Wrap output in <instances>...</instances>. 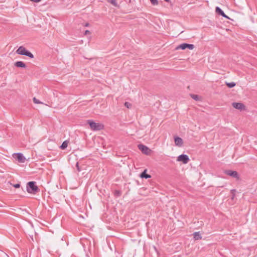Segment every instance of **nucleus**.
I'll return each instance as SVG.
<instances>
[{
	"instance_id": "obj_14",
	"label": "nucleus",
	"mask_w": 257,
	"mask_h": 257,
	"mask_svg": "<svg viewBox=\"0 0 257 257\" xmlns=\"http://www.w3.org/2000/svg\"><path fill=\"white\" fill-rule=\"evenodd\" d=\"M15 66L17 67L25 68L26 64L22 61H17L15 63Z\"/></svg>"
},
{
	"instance_id": "obj_27",
	"label": "nucleus",
	"mask_w": 257,
	"mask_h": 257,
	"mask_svg": "<svg viewBox=\"0 0 257 257\" xmlns=\"http://www.w3.org/2000/svg\"><path fill=\"white\" fill-rule=\"evenodd\" d=\"M90 34V31H88V30H86V31H85L84 34H85V35H87V34Z\"/></svg>"
},
{
	"instance_id": "obj_1",
	"label": "nucleus",
	"mask_w": 257,
	"mask_h": 257,
	"mask_svg": "<svg viewBox=\"0 0 257 257\" xmlns=\"http://www.w3.org/2000/svg\"><path fill=\"white\" fill-rule=\"evenodd\" d=\"M87 122L93 131H99L104 128V125L102 123L96 122L92 119L87 120Z\"/></svg>"
},
{
	"instance_id": "obj_2",
	"label": "nucleus",
	"mask_w": 257,
	"mask_h": 257,
	"mask_svg": "<svg viewBox=\"0 0 257 257\" xmlns=\"http://www.w3.org/2000/svg\"><path fill=\"white\" fill-rule=\"evenodd\" d=\"M16 53L19 55L27 56L30 58H33L34 57V55L23 46H20L17 50Z\"/></svg>"
},
{
	"instance_id": "obj_19",
	"label": "nucleus",
	"mask_w": 257,
	"mask_h": 257,
	"mask_svg": "<svg viewBox=\"0 0 257 257\" xmlns=\"http://www.w3.org/2000/svg\"><path fill=\"white\" fill-rule=\"evenodd\" d=\"M33 102L36 104H42V102H41L40 100L37 99L36 97H34L33 99Z\"/></svg>"
},
{
	"instance_id": "obj_8",
	"label": "nucleus",
	"mask_w": 257,
	"mask_h": 257,
	"mask_svg": "<svg viewBox=\"0 0 257 257\" xmlns=\"http://www.w3.org/2000/svg\"><path fill=\"white\" fill-rule=\"evenodd\" d=\"M232 105L234 108L239 110L244 109L245 107L243 103L240 102H233Z\"/></svg>"
},
{
	"instance_id": "obj_29",
	"label": "nucleus",
	"mask_w": 257,
	"mask_h": 257,
	"mask_svg": "<svg viewBox=\"0 0 257 257\" xmlns=\"http://www.w3.org/2000/svg\"><path fill=\"white\" fill-rule=\"evenodd\" d=\"M165 2H170V0H164Z\"/></svg>"
},
{
	"instance_id": "obj_28",
	"label": "nucleus",
	"mask_w": 257,
	"mask_h": 257,
	"mask_svg": "<svg viewBox=\"0 0 257 257\" xmlns=\"http://www.w3.org/2000/svg\"><path fill=\"white\" fill-rule=\"evenodd\" d=\"M89 26V23H86L85 24V27H88Z\"/></svg>"
},
{
	"instance_id": "obj_5",
	"label": "nucleus",
	"mask_w": 257,
	"mask_h": 257,
	"mask_svg": "<svg viewBox=\"0 0 257 257\" xmlns=\"http://www.w3.org/2000/svg\"><path fill=\"white\" fill-rule=\"evenodd\" d=\"M194 48V45L193 44H190L187 43H183L180 44V45L176 47V49H182V50H185L186 48L189 49V50H192Z\"/></svg>"
},
{
	"instance_id": "obj_12",
	"label": "nucleus",
	"mask_w": 257,
	"mask_h": 257,
	"mask_svg": "<svg viewBox=\"0 0 257 257\" xmlns=\"http://www.w3.org/2000/svg\"><path fill=\"white\" fill-rule=\"evenodd\" d=\"M175 143L176 146H181L183 144L182 139L178 137H176L174 139Z\"/></svg>"
},
{
	"instance_id": "obj_4",
	"label": "nucleus",
	"mask_w": 257,
	"mask_h": 257,
	"mask_svg": "<svg viewBox=\"0 0 257 257\" xmlns=\"http://www.w3.org/2000/svg\"><path fill=\"white\" fill-rule=\"evenodd\" d=\"M139 149L146 155H149L151 154L152 151L148 147L143 144H139L138 146Z\"/></svg>"
},
{
	"instance_id": "obj_23",
	"label": "nucleus",
	"mask_w": 257,
	"mask_h": 257,
	"mask_svg": "<svg viewBox=\"0 0 257 257\" xmlns=\"http://www.w3.org/2000/svg\"><path fill=\"white\" fill-rule=\"evenodd\" d=\"M231 193L232 194L231 199H233L234 198V196H235L234 192H235V189H232V190H231Z\"/></svg>"
},
{
	"instance_id": "obj_25",
	"label": "nucleus",
	"mask_w": 257,
	"mask_h": 257,
	"mask_svg": "<svg viewBox=\"0 0 257 257\" xmlns=\"http://www.w3.org/2000/svg\"><path fill=\"white\" fill-rule=\"evenodd\" d=\"M115 194L117 196H119L120 195V192L119 191H115Z\"/></svg>"
},
{
	"instance_id": "obj_11",
	"label": "nucleus",
	"mask_w": 257,
	"mask_h": 257,
	"mask_svg": "<svg viewBox=\"0 0 257 257\" xmlns=\"http://www.w3.org/2000/svg\"><path fill=\"white\" fill-rule=\"evenodd\" d=\"M176 161H190V159L187 155L182 154L178 157Z\"/></svg>"
},
{
	"instance_id": "obj_3",
	"label": "nucleus",
	"mask_w": 257,
	"mask_h": 257,
	"mask_svg": "<svg viewBox=\"0 0 257 257\" xmlns=\"http://www.w3.org/2000/svg\"><path fill=\"white\" fill-rule=\"evenodd\" d=\"M27 190L30 193H36L38 191V187L34 181L29 182L27 184Z\"/></svg>"
},
{
	"instance_id": "obj_6",
	"label": "nucleus",
	"mask_w": 257,
	"mask_h": 257,
	"mask_svg": "<svg viewBox=\"0 0 257 257\" xmlns=\"http://www.w3.org/2000/svg\"><path fill=\"white\" fill-rule=\"evenodd\" d=\"M12 156L13 159L16 161H25L26 160L23 154L21 153H14Z\"/></svg>"
},
{
	"instance_id": "obj_16",
	"label": "nucleus",
	"mask_w": 257,
	"mask_h": 257,
	"mask_svg": "<svg viewBox=\"0 0 257 257\" xmlns=\"http://www.w3.org/2000/svg\"><path fill=\"white\" fill-rule=\"evenodd\" d=\"M107 2L112 5L113 6L115 7H119V5H118L116 0H107Z\"/></svg>"
},
{
	"instance_id": "obj_20",
	"label": "nucleus",
	"mask_w": 257,
	"mask_h": 257,
	"mask_svg": "<svg viewBox=\"0 0 257 257\" xmlns=\"http://www.w3.org/2000/svg\"><path fill=\"white\" fill-rule=\"evenodd\" d=\"M191 97H192L193 99H194V100H199V96H198V95H195V94H191Z\"/></svg>"
},
{
	"instance_id": "obj_21",
	"label": "nucleus",
	"mask_w": 257,
	"mask_h": 257,
	"mask_svg": "<svg viewBox=\"0 0 257 257\" xmlns=\"http://www.w3.org/2000/svg\"><path fill=\"white\" fill-rule=\"evenodd\" d=\"M8 183H10L11 185H13L16 188H18L20 187V184L19 183L16 184L14 185H13L12 183H10V182H9Z\"/></svg>"
},
{
	"instance_id": "obj_10",
	"label": "nucleus",
	"mask_w": 257,
	"mask_h": 257,
	"mask_svg": "<svg viewBox=\"0 0 257 257\" xmlns=\"http://www.w3.org/2000/svg\"><path fill=\"white\" fill-rule=\"evenodd\" d=\"M215 11L218 14V15H221V16L225 18H227L228 19H229V18H228V16H227L225 13L223 12V11L218 7H216V8H215Z\"/></svg>"
},
{
	"instance_id": "obj_13",
	"label": "nucleus",
	"mask_w": 257,
	"mask_h": 257,
	"mask_svg": "<svg viewBox=\"0 0 257 257\" xmlns=\"http://www.w3.org/2000/svg\"><path fill=\"white\" fill-rule=\"evenodd\" d=\"M147 171V169H145L140 175V177L142 178H146V179H148V178H150L151 177V175H149V174H147L146 173Z\"/></svg>"
},
{
	"instance_id": "obj_22",
	"label": "nucleus",
	"mask_w": 257,
	"mask_h": 257,
	"mask_svg": "<svg viewBox=\"0 0 257 257\" xmlns=\"http://www.w3.org/2000/svg\"><path fill=\"white\" fill-rule=\"evenodd\" d=\"M153 5H157L158 4V2L157 0H150Z\"/></svg>"
},
{
	"instance_id": "obj_24",
	"label": "nucleus",
	"mask_w": 257,
	"mask_h": 257,
	"mask_svg": "<svg viewBox=\"0 0 257 257\" xmlns=\"http://www.w3.org/2000/svg\"><path fill=\"white\" fill-rule=\"evenodd\" d=\"M124 105L127 108H130L131 107V104L129 102H125V103H124Z\"/></svg>"
},
{
	"instance_id": "obj_18",
	"label": "nucleus",
	"mask_w": 257,
	"mask_h": 257,
	"mask_svg": "<svg viewBox=\"0 0 257 257\" xmlns=\"http://www.w3.org/2000/svg\"><path fill=\"white\" fill-rule=\"evenodd\" d=\"M226 84L229 88H230L233 87L236 85L235 83L234 82H226Z\"/></svg>"
},
{
	"instance_id": "obj_26",
	"label": "nucleus",
	"mask_w": 257,
	"mask_h": 257,
	"mask_svg": "<svg viewBox=\"0 0 257 257\" xmlns=\"http://www.w3.org/2000/svg\"><path fill=\"white\" fill-rule=\"evenodd\" d=\"M41 0H30V1L32 2H34V3H39L41 1Z\"/></svg>"
},
{
	"instance_id": "obj_15",
	"label": "nucleus",
	"mask_w": 257,
	"mask_h": 257,
	"mask_svg": "<svg viewBox=\"0 0 257 257\" xmlns=\"http://www.w3.org/2000/svg\"><path fill=\"white\" fill-rule=\"evenodd\" d=\"M194 238L195 240L200 239L202 236L200 235L199 232H195L193 233Z\"/></svg>"
},
{
	"instance_id": "obj_9",
	"label": "nucleus",
	"mask_w": 257,
	"mask_h": 257,
	"mask_svg": "<svg viewBox=\"0 0 257 257\" xmlns=\"http://www.w3.org/2000/svg\"><path fill=\"white\" fill-rule=\"evenodd\" d=\"M83 162H76L75 164V166L77 168V170L78 172L81 171L82 170L85 169V166L82 164Z\"/></svg>"
},
{
	"instance_id": "obj_30",
	"label": "nucleus",
	"mask_w": 257,
	"mask_h": 257,
	"mask_svg": "<svg viewBox=\"0 0 257 257\" xmlns=\"http://www.w3.org/2000/svg\"><path fill=\"white\" fill-rule=\"evenodd\" d=\"M184 164H186L188 162H183Z\"/></svg>"
},
{
	"instance_id": "obj_17",
	"label": "nucleus",
	"mask_w": 257,
	"mask_h": 257,
	"mask_svg": "<svg viewBox=\"0 0 257 257\" xmlns=\"http://www.w3.org/2000/svg\"><path fill=\"white\" fill-rule=\"evenodd\" d=\"M68 144V142L67 141H65L64 142H63L62 145L60 146V148L62 150H64L65 149H66L67 147Z\"/></svg>"
},
{
	"instance_id": "obj_7",
	"label": "nucleus",
	"mask_w": 257,
	"mask_h": 257,
	"mask_svg": "<svg viewBox=\"0 0 257 257\" xmlns=\"http://www.w3.org/2000/svg\"><path fill=\"white\" fill-rule=\"evenodd\" d=\"M225 174L231 176L234 178H236L237 180L239 179V177L238 173L236 171H232L230 170H225L224 171Z\"/></svg>"
}]
</instances>
